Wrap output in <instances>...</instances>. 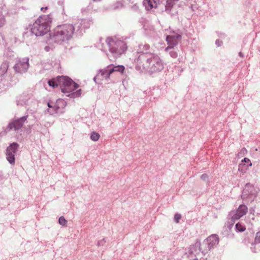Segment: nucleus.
<instances>
[{"instance_id":"34","label":"nucleus","mask_w":260,"mask_h":260,"mask_svg":"<svg viewBox=\"0 0 260 260\" xmlns=\"http://www.w3.org/2000/svg\"><path fill=\"white\" fill-rule=\"evenodd\" d=\"M201 178L203 180H206V179L208 178V175L206 174H204L201 175Z\"/></svg>"},{"instance_id":"11","label":"nucleus","mask_w":260,"mask_h":260,"mask_svg":"<svg viewBox=\"0 0 260 260\" xmlns=\"http://www.w3.org/2000/svg\"><path fill=\"white\" fill-rule=\"evenodd\" d=\"M92 21L90 19H78L74 21L72 24L75 30V32L82 33L83 30L89 27L92 23Z\"/></svg>"},{"instance_id":"39","label":"nucleus","mask_w":260,"mask_h":260,"mask_svg":"<svg viewBox=\"0 0 260 260\" xmlns=\"http://www.w3.org/2000/svg\"><path fill=\"white\" fill-rule=\"evenodd\" d=\"M241 151H242V152H243V153H244L245 152H246V151H247L246 149L245 148H242V150H241Z\"/></svg>"},{"instance_id":"20","label":"nucleus","mask_w":260,"mask_h":260,"mask_svg":"<svg viewBox=\"0 0 260 260\" xmlns=\"http://www.w3.org/2000/svg\"><path fill=\"white\" fill-rule=\"evenodd\" d=\"M251 249L254 252L260 250V231L256 233L254 243L252 245Z\"/></svg>"},{"instance_id":"28","label":"nucleus","mask_w":260,"mask_h":260,"mask_svg":"<svg viewBox=\"0 0 260 260\" xmlns=\"http://www.w3.org/2000/svg\"><path fill=\"white\" fill-rule=\"evenodd\" d=\"M122 7H123L122 3L121 2H117L113 5L112 8L113 9L116 10V9L122 8Z\"/></svg>"},{"instance_id":"2","label":"nucleus","mask_w":260,"mask_h":260,"mask_svg":"<svg viewBox=\"0 0 260 260\" xmlns=\"http://www.w3.org/2000/svg\"><path fill=\"white\" fill-rule=\"evenodd\" d=\"M48 84L53 88L59 86L62 92L71 93L68 95L70 98L79 97L81 94V89L74 92L78 88L79 85L67 76H60L57 77L55 79L49 80Z\"/></svg>"},{"instance_id":"16","label":"nucleus","mask_w":260,"mask_h":260,"mask_svg":"<svg viewBox=\"0 0 260 260\" xmlns=\"http://www.w3.org/2000/svg\"><path fill=\"white\" fill-rule=\"evenodd\" d=\"M150 48V46L147 44H141L139 45L137 49V53L139 55L137 58L135 59V62L139 65L141 64V62L143 61V59H140V57L142 55H145L146 54H153L148 52Z\"/></svg>"},{"instance_id":"25","label":"nucleus","mask_w":260,"mask_h":260,"mask_svg":"<svg viewBox=\"0 0 260 260\" xmlns=\"http://www.w3.org/2000/svg\"><path fill=\"white\" fill-rule=\"evenodd\" d=\"M235 229L237 232H242L246 230V227L241 223L238 222L236 224Z\"/></svg>"},{"instance_id":"6","label":"nucleus","mask_w":260,"mask_h":260,"mask_svg":"<svg viewBox=\"0 0 260 260\" xmlns=\"http://www.w3.org/2000/svg\"><path fill=\"white\" fill-rule=\"evenodd\" d=\"M28 115L21 117H14L9 121L5 131L6 132L14 131L16 133L21 132V128L24 123L27 122Z\"/></svg>"},{"instance_id":"26","label":"nucleus","mask_w":260,"mask_h":260,"mask_svg":"<svg viewBox=\"0 0 260 260\" xmlns=\"http://www.w3.org/2000/svg\"><path fill=\"white\" fill-rule=\"evenodd\" d=\"M100 137V135L99 133L93 132L90 134V138L91 140H92L93 141H97Z\"/></svg>"},{"instance_id":"9","label":"nucleus","mask_w":260,"mask_h":260,"mask_svg":"<svg viewBox=\"0 0 260 260\" xmlns=\"http://www.w3.org/2000/svg\"><path fill=\"white\" fill-rule=\"evenodd\" d=\"M28 60L27 57L16 58L13 67L15 72L20 74L25 73L29 67Z\"/></svg>"},{"instance_id":"33","label":"nucleus","mask_w":260,"mask_h":260,"mask_svg":"<svg viewBox=\"0 0 260 260\" xmlns=\"http://www.w3.org/2000/svg\"><path fill=\"white\" fill-rule=\"evenodd\" d=\"M105 243V239H103L102 240L99 241L98 242L97 244L98 246H101V245H103Z\"/></svg>"},{"instance_id":"29","label":"nucleus","mask_w":260,"mask_h":260,"mask_svg":"<svg viewBox=\"0 0 260 260\" xmlns=\"http://www.w3.org/2000/svg\"><path fill=\"white\" fill-rule=\"evenodd\" d=\"M58 222L59 223L62 225V226H65L66 225L67 223V220L64 218L63 216H60L59 218V219H58Z\"/></svg>"},{"instance_id":"27","label":"nucleus","mask_w":260,"mask_h":260,"mask_svg":"<svg viewBox=\"0 0 260 260\" xmlns=\"http://www.w3.org/2000/svg\"><path fill=\"white\" fill-rule=\"evenodd\" d=\"M166 52H168L170 56L173 58H176L178 56L177 52L174 50H172V49H170L169 51Z\"/></svg>"},{"instance_id":"40","label":"nucleus","mask_w":260,"mask_h":260,"mask_svg":"<svg viewBox=\"0 0 260 260\" xmlns=\"http://www.w3.org/2000/svg\"><path fill=\"white\" fill-rule=\"evenodd\" d=\"M93 80H94V82H96V77H94L93 78Z\"/></svg>"},{"instance_id":"21","label":"nucleus","mask_w":260,"mask_h":260,"mask_svg":"<svg viewBox=\"0 0 260 260\" xmlns=\"http://www.w3.org/2000/svg\"><path fill=\"white\" fill-rule=\"evenodd\" d=\"M9 68V62L7 60L4 61L0 66V77L4 76L7 72Z\"/></svg>"},{"instance_id":"38","label":"nucleus","mask_w":260,"mask_h":260,"mask_svg":"<svg viewBox=\"0 0 260 260\" xmlns=\"http://www.w3.org/2000/svg\"><path fill=\"white\" fill-rule=\"evenodd\" d=\"M239 55L240 57H242L244 56L243 54L241 52H240L239 53Z\"/></svg>"},{"instance_id":"31","label":"nucleus","mask_w":260,"mask_h":260,"mask_svg":"<svg viewBox=\"0 0 260 260\" xmlns=\"http://www.w3.org/2000/svg\"><path fill=\"white\" fill-rule=\"evenodd\" d=\"M181 214H179V213H176V214H175V215L174 216V221L176 223H179V220L181 219Z\"/></svg>"},{"instance_id":"13","label":"nucleus","mask_w":260,"mask_h":260,"mask_svg":"<svg viewBox=\"0 0 260 260\" xmlns=\"http://www.w3.org/2000/svg\"><path fill=\"white\" fill-rule=\"evenodd\" d=\"M181 39V36L177 33L174 32L173 34L167 36L166 40L168 46L166 48L165 51H169L170 49L173 48Z\"/></svg>"},{"instance_id":"35","label":"nucleus","mask_w":260,"mask_h":260,"mask_svg":"<svg viewBox=\"0 0 260 260\" xmlns=\"http://www.w3.org/2000/svg\"><path fill=\"white\" fill-rule=\"evenodd\" d=\"M54 104L55 103L51 102H48L47 104V105L49 107L48 109H51L52 107H53V104Z\"/></svg>"},{"instance_id":"1","label":"nucleus","mask_w":260,"mask_h":260,"mask_svg":"<svg viewBox=\"0 0 260 260\" xmlns=\"http://www.w3.org/2000/svg\"><path fill=\"white\" fill-rule=\"evenodd\" d=\"M74 34V27L70 23L56 26L49 33V37L47 41L48 46L45 47V50L48 52L58 45L68 43L73 38Z\"/></svg>"},{"instance_id":"14","label":"nucleus","mask_w":260,"mask_h":260,"mask_svg":"<svg viewBox=\"0 0 260 260\" xmlns=\"http://www.w3.org/2000/svg\"><path fill=\"white\" fill-rule=\"evenodd\" d=\"M18 147L19 145L18 143L14 142L11 144L7 149L6 158L9 162L11 165H14L15 164V155Z\"/></svg>"},{"instance_id":"36","label":"nucleus","mask_w":260,"mask_h":260,"mask_svg":"<svg viewBox=\"0 0 260 260\" xmlns=\"http://www.w3.org/2000/svg\"><path fill=\"white\" fill-rule=\"evenodd\" d=\"M64 0H59V1H58V4H59V5H63V3H64Z\"/></svg>"},{"instance_id":"3","label":"nucleus","mask_w":260,"mask_h":260,"mask_svg":"<svg viewBox=\"0 0 260 260\" xmlns=\"http://www.w3.org/2000/svg\"><path fill=\"white\" fill-rule=\"evenodd\" d=\"M143 59L141 64L144 69L150 73L159 72L164 69V63L160 57L156 54H146L140 57Z\"/></svg>"},{"instance_id":"4","label":"nucleus","mask_w":260,"mask_h":260,"mask_svg":"<svg viewBox=\"0 0 260 260\" xmlns=\"http://www.w3.org/2000/svg\"><path fill=\"white\" fill-rule=\"evenodd\" d=\"M110 53L114 57H119L127 50L125 39L117 36L108 37L106 40Z\"/></svg>"},{"instance_id":"37","label":"nucleus","mask_w":260,"mask_h":260,"mask_svg":"<svg viewBox=\"0 0 260 260\" xmlns=\"http://www.w3.org/2000/svg\"><path fill=\"white\" fill-rule=\"evenodd\" d=\"M47 9H48V7H45L41 8V10L42 11L45 12V11Z\"/></svg>"},{"instance_id":"30","label":"nucleus","mask_w":260,"mask_h":260,"mask_svg":"<svg viewBox=\"0 0 260 260\" xmlns=\"http://www.w3.org/2000/svg\"><path fill=\"white\" fill-rule=\"evenodd\" d=\"M230 220H231L230 221H227V222L226 223V225H225L226 226V228L229 230H230L233 227L234 224L236 221V220L232 221V218H231Z\"/></svg>"},{"instance_id":"5","label":"nucleus","mask_w":260,"mask_h":260,"mask_svg":"<svg viewBox=\"0 0 260 260\" xmlns=\"http://www.w3.org/2000/svg\"><path fill=\"white\" fill-rule=\"evenodd\" d=\"M50 22L48 15L40 16L33 23L31 28V32L36 36H43L50 29Z\"/></svg>"},{"instance_id":"17","label":"nucleus","mask_w":260,"mask_h":260,"mask_svg":"<svg viewBox=\"0 0 260 260\" xmlns=\"http://www.w3.org/2000/svg\"><path fill=\"white\" fill-rule=\"evenodd\" d=\"M7 13L6 6L0 4V28L4 26L6 23L5 15Z\"/></svg>"},{"instance_id":"18","label":"nucleus","mask_w":260,"mask_h":260,"mask_svg":"<svg viewBox=\"0 0 260 260\" xmlns=\"http://www.w3.org/2000/svg\"><path fill=\"white\" fill-rule=\"evenodd\" d=\"M99 74H100L101 76H102L103 78L105 79L106 80L109 81L110 75L113 74V70H112L109 66L106 68L101 70Z\"/></svg>"},{"instance_id":"32","label":"nucleus","mask_w":260,"mask_h":260,"mask_svg":"<svg viewBox=\"0 0 260 260\" xmlns=\"http://www.w3.org/2000/svg\"><path fill=\"white\" fill-rule=\"evenodd\" d=\"M215 44L217 47H219L222 44V41L219 39L216 40L215 41Z\"/></svg>"},{"instance_id":"19","label":"nucleus","mask_w":260,"mask_h":260,"mask_svg":"<svg viewBox=\"0 0 260 260\" xmlns=\"http://www.w3.org/2000/svg\"><path fill=\"white\" fill-rule=\"evenodd\" d=\"M143 6L147 11L157 7V3L155 0H144Z\"/></svg>"},{"instance_id":"23","label":"nucleus","mask_w":260,"mask_h":260,"mask_svg":"<svg viewBox=\"0 0 260 260\" xmlns=\"http://www.w3.org/2000/svg\"><path fill=\"white\" fill-rule=\"evenodd\" d=\"M111 69L113 70V73L115 72H119L120 73H122L123 72L125 68L123 66L118 65V66H109Z\"/></svg>"},{"instance_id":"8","label":"nucleus","mask_w":260,"mask_h":260,"mask_svg":"<svg viewBox=\"0 0 260 260\" xmlns=\"http://www.w3.org/2000/svg\"><path fill=\"white\" fill-rule=\"evenodd\" d=\"M186 254L189 260H201V256L203 255L202 244L200 242H197L190 246Z\"/></svg>"},{"instance_id":"24","label":"nucleus","mask_w":260,"mask_h":260,"mask_svg":"<svg viewBox=\"0 0 260 260\" xmlns=\"http://www.w3.org/2000/svg\"><path fill=\"white\" fill-rule=\"evenodd\" d=\"M246 164H247L246 167H248L249 166H251L252 164L250 162V160L248 158L245 157L242 160V163L240 164L238 166V170H240L241 169V168L242 166L245 165Z\"/></svg>"},{"instance_id":"22","label":"nucleus","mask_w":260,"mask_h":260,"mask_svg":"<svg viewBox=\"0 0 260 260\" xmlns=\"http://www.w3.org/2000/svg\"><path fill=\"white\" fill-rule=\"evenodd\" d=\"M179 1V0H167L165 6V11L169 13L174 5Z\"/></svg>"},{"instance_id":"12","label":"nucleus","mask_w":260,"mask_h":260,"mask_svg":"<svg viewBox=\"0 0 260 260\" xmlns=\"http://www.w3.org/2000/svg\"><path fill=\"white\" fill-rule=\"evenodd\" d=\"M248 211V208L244 204L240 205L236 210L231 211L229 216L232 218V220L239 219L243 216L245 215Z\"/></svg>"},{"instance_id":"7","label":"nucleus","mask_w":260,"mask_h":260,"mask_svg":"<svg viewBox=\"0 0 260 260\" xmlns=\"http://www.w3.org/2000/svg\"><path fill=\"white\" fill-rule=\"evenodd\" d=\"M219 243V238L216 234H213L206 239L201 244L202 245V254L204 256L211 249L214 248Z\"/></svg>"},{"instance_id":"41","label":"nucleus","mask_w":260,"mask_h":260,"mask_svg":"<svg viewBox=\"0 0 260 260\" xmlns=\"http://www.w3.org/2000/svg\"><path fill=\"white\" fill-rule=\"evenodd\" d=\"M127 1H129V2H131V0H127Z\"/></svg>"},{"instance_id":"10","label":"nucleus","mask_w":260,"mask_h":260,"mask_svg":"<svg viewBox=\"0 0 260 260\" xmlns=\"http://www.w3.org/2000/svg\"><path fill=\"white\" fill-rule=\"evenodd\" d=\"M257 193V190L253 185L250 183H247L243 190L241 197L243 200L251 202L256 197Z\"/></svg>"},{"instance_id":"15","label":"nucleus","mask_w":260,"mask_h":260,"mask_svg":"<svg viewBox=\"0 0 260 260\" xmlns=\"http://www.w3.org/2000/svg\"><path fill=\"white\" fill-rule=\"evenodd\" d=\"M64 106V101L62 100L58 99L56 101V103L53 104V107H52L51 109H48L47 111L50 115L62 113L64 112L63 108Z\"/></svg>"}]
</instances>
